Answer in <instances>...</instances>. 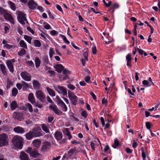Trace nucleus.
<instances>
[{
    "label": "nucleus",
    "mask_w": 160,
    "mask_h": 160,
    "mask_svg": "<svg viewBox=\"0 0 160 160\" xmlns=\"http://www.w3.org/2000/svg\"><path fill=\"white\" fill-rule=\"evenodd\" d=\"M46 89L50 95L52 97L55 96V92L52 90L48 87H46Z\"/></svg>",
    "instance_id": "2f4dec72"
},
{
    "label": "nucleus",
    "mask_w": 160,
    "mask_h": 160,
    "mask_svg": "<svg viewBox=\"0 0 160 160\" xmlns=\"http://www.w3.org/2000/svg\"><path fill=\"white\" fill-rule=\"evenodd\" d=\"M19 158L21 160H30L28 155L23 152H21Z\"/></svg>",
    "instance_id": "f3484780"
},
{
    "label": "nucleus",
    "mask_w": 160,
    "mask_h": 160,
    "mask_svg": "<svg viewBox=\"0 0 160 160\" xmlns=\"http://www.w3.org/2000/svg\"><path fill=\"white\" fill-rule=\"evenodd\" d=\"M81 115L85 119L87 117L88 114L85 111H84L82 112Z\"/></svg>",
    "instance_id": "5fc2aeb1"
},
{
    "label": "nucleus",
    "mask_w": 160,
    "mask_h": 160,
    "mask_svg": "<svg viewBox=\"0 0 160 160\" xmlns=\"http://www.w3.org/2000/svg\"><path fill=\"white\" fill-rule=\"evenodd\" d=\"M23 139L20 136H14L12 139V142L13 145L18 148L21 149L23 145Z\"/></svg>",
    "instance_id": "f257e3e1"
},
{
    "label": "nucleus",
    "mask_w": 160,
    "mask_h": 160,
    "mask_svg": "<svg viewBox=\"0 0 160 160\" xmlns=\"http://www.w3.org/2000/svg\"><path fill=\"white\" fill-rule=\"evenodd\" d=\"M141 151L142 152V156L143 160H146V158L147 155L148 154L147 150L145 152L144 151V149L143 147L141 148Z\"/></svg>",
    "instance_id": "bb28decb"
},
{
    "label": "nucleus",
    "mask_w": 160,
    "mask_h": 160,
    "mask_svg": "<svg viewBox=\"0 0 160 160\" xmlns=\"http://www.w3.org/2000/svg\"><path fill=\"white\" fill-rule=\"evenodd\" d=\"M90 94L92 96L93 99L94 100L96 99L97 98H96V96L93 92H90Z\"/></svg>",
    "instance_id": "69168bd1"
},
{
    "label": "nucleus",
    "mask_w": 160,
    "mask_h": 160,
    "mask_svg": "<svg viewBox=\"0 0 160 160\" xmlns=\"http://www.w3.org/2000/svg\"><path fill=\"white\" fill-rule=\"evenodd\" d=\"M114 145H112V147L114 148H116L117 146H120V144L118 141L117 139H115L114 141Z\"/></svg>",
    "instance_id": "c9c22d12"
},
{
    "label": "nucleus",
    "mask_w": 160,
    "mask_h": 160,
    "mask_svg": "<svg viewBox=\"0 0 160 160\" xmlns=\"http://www.w3.org/2000/svg\"><path fill=\"white\" fill-rule=\"evenodd\" d=\"M22 84L23 89H26L28 88L29 87L28 84L24 81L22 82Z\"/></svg>",
    "instance_id": "c03bdc74"
},
{
    "label": "nucleus",
    "mask_w": 160,
    "mask_h": 160,
    "mask_svg": "<svg viewBox=\"0 0 160 160\" xmlns=\"http://www.w3.org/2000/svg\"><path fill=\"white\" fill-rule=\"evenodd\" d=\"M55 137L56 139L58 140H60L62 138V135L61 132L57 131L55 134Z\"/></svg>",
    "instance_id": "393cba45"
},
{
    "label": "nucleus",
    "mask_w": 160,
    "mask_h": 160,
    "mask_svg": "<svg viewBox=\"0 0 160 160\" xmlns=\"http://www.w3.org/2000/svg\"><path fill=\"white\" fill-rule=\"evenodd\" d=\"M8 3L11 9L14 11H15L16 10V7H15L14 4L11 1H9Z\"/></svg>",
    "instance_id": "58836bf2"
},
{
    "label": "nucleus",
    "mask_w": 160,
    "mask_h": 160,
    "mask_svg": "<svg viewBox=\"0 0 160 160\" xmlns=\"http://www.w3.org/2000/svg\"><path fill=\"white\" fill-rule=\"evenodd\" d=\"M62 108V110L64 111H66L67 110V107L64 103L60 106Z\"/></svg>",
    "instance_id": "6e6d98bb"
},
{
    "label": "nucleus",
    "mask_w": 160,
    "mask_h": 160,
    "mask_svg": "<svg viewBox=\"0 0 160 160\" xmlns=\"http://www.w3.org/2000/svg\"><path fill=\"white\" fill-rule=\"evenodd\" d=\"M21 77L24 80L27 81H30L31 79V76L26 72H23L21 73Z\"/></svg>",
    "instance_id": "0eeeda50"
},
{
    "label": "nucleus",
    "mask_w": 160,
    "mask_h": 160,
    "mask_svg": "<svg viewBox=\"0 0 160 160\" xmlns=\"http://www.w3.org/2000/svg\"><path fill=\"white\" fill-rule=\"evenodd\" d=\"M70 156L69 152L68 151L67 153H65L63 156L62 159H64L65 158H66L67 159H68Z\"/></svg>",
    "instance_id": "3c124183"
},
{
    "label": "nucleus",
    "mask_w": 160,
    "mask_h": 160,
    "mask_svg": "<svg viewBox=\"0 0 160 160\" xmlns=\"http://www.w3.org/2000/svg\"><path fill=\"white\" fill-rule=\"evenodd\" d=\"M90 146L92 149L93 151H95V143L93 142H92L90 143Z\"/></svg>",
    "instance_id": "680f3d73"
},
{
    "label": "nucleus",
    "mask_w": 160,
    "mask_h": 160,
    "mask_svg": "<svg viewBox=\"0 0 160 160\" xmlns=\"http://www.w3.org/2000/svg\"><path fill=\"white\" fill-rule=\"evenodd\" d=\"M44 27L45 29L47 30L52 29L50 26L47 23H46L45 24Z\"/></svg>",
    "instance_id": "4d7b16f0"
},
{
    "label": "nucleus",
    "mask_w": 160,
    "mask_h": 160,
    "mask_svg": "<svg viewBox=\"0 0 160 160\" xmlns=\"http://www.w3.org/2000/svg\"><path fill=\"white\" fill-rule=\"evenodd\" d=\"M31 131L35 137H39L42 135L41 133V130L39 127L33 129Z\"/></svg>",
    "instance_id": "1a4fd4ad"
},
{
    "label": "nucleus",
    "mask_w": 160,
    "mask_h": 160,
    "mask_svg": "<svg viewBox=\"0 0 160 160\" xmlns=\"http://www.w3.org/2000/svg\"><path fill=\"white\" fill-rule=\"evenodd\" d=\"M145 125L147 128L150 130V128L152 126V123L150 122H146L145 123Z\"/></svg>",
    "instance_id": "37998d69"
},
{
    "label": "nucleus",
    "mask_w": 160,
    "mask_h": 160,
    "mask_svg": "<svg viewBox=\"0 0 160 160\" xmlns=\"http://www.w3.org/2000/svg\"><path fill=\"white\" fill-rule=\"evenodd\" d=\"M55 68L56 69V71L59 73L61 72L62 71H63V70L65 69H64L63 66L61 64L56 65L55 67Z\"/></svg>",
    "instance_id": "b1692460"
},
{
    "label": "nucleus",
    "mask_w": 160,
    "mask_h": 160,
    "mask_svg": "<svg viewBox=\"0 0 160 160\" xmlns=\"http://www.w3.org/2000/svg\"><path fill=\"white\" fill-rule=\"evenodd\" d=\"M28 99L32 104L35 103V98L33 94L32 93H30L28 96Z\"/></svg>",
    "instance_id": "412c9836"
},
{
    "label": "nucleus",
    "mask_w": 160,
    "mask_h": 160,
    "mask_svg": "<svg viewBox=\"0 0 160 160\" xmlns=\"http://www.w3.org/2000/svg\"><path fill=\"white\" fill-rule=\"evenodd\" d=\"M24 38L29 43H31V40L32 39L31 37L27 35H25L24 36Z\"/></svg>",
    "instance_id": "4c0bfd02"
},
{
    "label": "nucleus",
    "mask_w": 160,
    "mask_h": 160,
    "mask_svg": "<svg viewBox=\"0 0 160 160\" xmlns=\"http://www.w3.org/2000/svg\"><path fill=\"white\" fill-rule=\"evenodd\" d=\"M32 84L33 88L35 89H39L41 87V85L39 82L36 80H34L32 81Z\"/></svg>",
    "instance_id": "5701e85b"
},
{
    "label": "nucleus",
    "mask_w": 160,
    "mask_h": 160,
    "mask_svg": "<svg viewBox=\"0 0 160 160\" xmlns=\"http://www.w3.org/2000/svg\"><path fill=\"white\" fill-rule=\"evenodd\" d=\"M25 137L28 140H30L33 138L35 137L31 131L25 134Z\"/></svg>",
    "instance_id": "a878e982"
},
{
    "label": "nucleus",
    "mask_w": 160,
    "mask_h": 160,
    "mask_svg": "<svg viewBox=\"0 0 160 160\" xmlns=\"http://www.w3.org/2000/svg\"><path fill=\"white\" fill-rule=\"evenodd\" d=\"M13 116L14 118L20 121L23 119V118L22 116V114L18 112H14L13 113Z\"/></svg>",
    "instance_id": "dca6fc26"
},
{
    "label": "nucleus",
    "mask_w": 160,
    "mask_h": 160,
    "mask_svg": "<svg viewBox=\"0 0 160 160\" xmlns=\"http://www.w3.org/2000/svg\"><path fill=\"white\" fill-rule=\"evenodd\" d=\"M84 79L86 82L87 83H89L91 81V78L89 76H87L84 78Z\"/></svg>",
    "instance_id": "8fccbe9b"
},
{
    "label": "nucleus",
    "mask_w": 160,
    "mask_h": 160,
    "mask_svg": "<svg viewBox=\"0 0 160 160\" xmlns=\"http://www.w3.org/2000/svg\"><path fill=\"white\" fill-rule=\"evenodd\" d=\"M127 61V66L128 67H131L132 66V57L131 54H128L126 56Z\"/></svg>",
    "instance_id": "2eb2a0df"
},
{
    "label": "nucleus",
    "mask_w": 160,
    "mask_h": 160,
    "mask_svg": "<svg viewBox=\"0 0 160 160\" xmlns=\"http://www.w3.org/2000/svg\"><path fill=\"white\" fill-rule=\"evenodd\" d=\"M133 142L132 147L134 148H135L138 146V144L136 142H135V140H133Z\"/></svg>",
    "instance_id": "338daca9"
},
{
    "label": "nucleus",
    "mask_w": 160,
    "mask_h": 160,
    "mask_svg": "<svg viewBox=\"0 0 160 160\" xmlns=\"http://www.w3.org/2000/svg\"><path fill=\"white\" fill-rule=\"evenodd\" d=\"M16 86L19 90H20L22 88V84L18 83L17 84Z\"/></svg>",
    "instance_id": "774afa93"
},
{
    "label": "nucleus",
    "mask_w": 160,
    "mask_h": 160,
    "mask_svg": "<svg viewBox=\"0 0 160 160\" xmlns=\"http://www.w3.org/2000/svg\"><path fill=\"white\" fill-rule=\"evenodd\" d=\"M34 45L36 47H39L41 46V43L39 41L35 40L34 42Z\"/></svg>",
    "instance_id": "de8ad7c7"
},
{
    "label": "nucleus",
    "mask_w": 160,
    "mask_h": 160,
    "mask_svg": "<svg viewBox=\"0 0 160 160\" xmlns=\"http://www.w3.org/2000/svg\"><path fill=\"white\" fill-rule=\"evenodd\" d=\"M126 151L128 153L130 154L132 152V150L129 148H127L126 149Z\"/></svg>",
    "instance_id": "052dcab7"
},
{
    "label": "nucleus",
    "mask_w": 160,
    "mask_h": 160,
    "mask_svg": "<svg viewBox=\"0 0 160 160\" xmlns=\"http://www.w3.org/2000/svg\"><path fill=\"white\" fill-rule=\"evenodd\" d=\"M119 6L118 4L116 3H114L113 5V6L111 7V9H112V11L111 12L113 14L114 11L116 9L119 8Z\"/></svg>",
    "instance_id": "72a5a7b5"
},
{
    "label": "nucleus",
    "mask_w": 160,
    "mask_h": 160,
    "mask_svg": "<svg viewBox=\"0 0 160 160\" xmlns=\"http://www.w3.org/2000/svg\"><path fill=\"white\" fill-rule=\"evenodd\" d=\"M78 101L77 97L72 92H71V102L74 105H76Z\"/></svg>",
    "instance_id": "4468645a"
},
{
    "label": "nucleus",
    "mask_w": 160,
    "mask_h": 160,
    "mask_svg": "<svg viewBox=\"0 0 160 160\" xmlns=\"http://www.w3.org/2000/svg\"><path fill=\"white\" fill-rule=\"evenodd\" d=\"M26 106L27 107L29 112H32L33 111L32 108L30 104L28 103L26 104Z\"/></svg>",
    "instance_id": "49530a36"
},
{
    "label": "nucleus",
    "mask_w": 160,
    "mask_h": 160,
    "mask_svg": "<svg viewBox=\"0 0 160 160\" xmlns=\"http://www.w3.org/2000/svg\"><path fill=\"white\" fill-rule=\"evenodd\" d=\"M43 130L46 133H49V126L48 124H43L41 125Z\"/></svg>",
    "instance_id": "6ab92c4d"
},
{
    "label": "nucleus",
    "mask_w": 160,
    "mask_h": 160,
    "mask_svg": "<svg viewBox=\"0 0 160 160\" xmlns=\"http://www.w3.org/2000/svg\"><path fill=\"white\" fill-rule=\"evenodd\" d=\"M100 121L102 126H104L105 125V123L104 119L102 117H101L100 118Z\"/></svg>",
    "instance_id": "e2e57ef3"
},
{
    "label": "nucleus",
    "mask_w": 160,
    "mask_h": 160,
    "mask_svg": "<svg viewBox=\"0 0 160 160\" xmlns=\"http://www.w3.org/2000/svg\"><path fill=\"white\" fill-rule=\"evenodd\" d=\"M50 147V143L49 142L47 141L44 142L42 147V149L45 150L49 148Z\"/></svg>",
    "instance_id": "cd10ccee"
},
{
    "label": "nucleus",
    "mask_w": 160,
    "mask_h": 160,
    "mask_svg": "<svg viewBox=\"0 0 160 160\" xmlns=\"http://www.w3.org/2000/svg\"><path fill=\"white\" fill-rule=\"evenodd\" d=\"M32 144L35 147L38 148L41 145V141L39 139H36L32 142Z\"/></svg>",
    "instance_id": "4be33fe9"
},
{
    "label": "nucleus",
    "mask_w": 160,
    "mask_h": 160,
    "mask_svg": "<svg viewBox=\"0 0 160 160\" xmlns=\"http://www.w3.org/2000/svg\"><path fill=\"white\" fill-rule=\"evenodd\" d=\"M25 152L29 154L30 157L34 158H36L40 155L39 153L38 152V151L36 149H32L31 147H28L25 150Z\"/></svg>",
    "instance_id": "f03ea898"
},
{
    "label": "nucleus",
    "mask_w": 160,
    "mask_h": 160,
    "mask_svg": "<svg viewBox=\"0 0 160 160\" xmlns=\"http://www.w3.org/2000/svg\"><path fill=\"white\" fill-rule=\"evenodd\" d=\"M142 83L144 85L147 86L149 87L151 86V84H149V82L146 80H144L142 81Z\"/></svg>",
    "instance_id": "09e8293b"
},
{
    "label": "nucleus",
    "mask_w": 160,
    "mask_h": 160,
    "mask_svg": "<svg viewBox=\"0 0 160 160\" xmlns=\"http://www.w3.org/2000/svg\"><path fill=\"white\" fill-rule=\"evenodd\" d=\"M0 69L2 71V73L5 75L7 74L6 68L5 66L3 64H0Z\"/></svg>",
    "instance_id": "c756f323"
},
{
    "label": "nucleus",
    "mask_w": 160,
    "mask_h": 160,
    "mask_svg": "<svg viewBox=\"0 0 160 160\" xmlns=\"http://www.w3.org/2000/svg\"><path fill=\"white\" fill-rule=\"evenodd\" d=\"M62 132L64 134L68 136V139H70V133L69 129L67 128H64L62 129Z\"/></svg>",
    "instance_id": "c85d7f7f"
},
{
    "label": "nucleus",
    "mask_w": 160,
    "mask_h": 160,
    "mask_svg": "<svg viewBox=\"0 0 160 160\" xmlns=\"http://www.w3.org/2000/svg\"><path fill=\"white\" fill-rule=\"evenodd\" d=\"M137 50L138 51L139 54L141 55H142L144 53V51L143 50L141 49H139L138 48H137Z\"/></svg>",
    "instance_id": "bf43d9fd"
},
{
    "label": "nucleus",
    "mask_w": 160,
    "mask_h": 160,
    "mask_svg": "<svg viewBox=\"0 0 160 160\" xmlns=\"http://www.w3.org/2000/svg\"><path fill=\"white\" fill-rule=\"evenodd\" d=\"M60 36L63 39L64 42L66 44H69V42L67 39L66 37L64 35H61Z\"/></svg>",
    "instance_id": "a19ab883"
},
{
    "label": "nucleus",
    "mask_w": 160,
    "mask_h": 160,
    "mask_svg": "<svg viewBox=\"0 0 160 160\" xmlns=\"http://www.w3.org/2000/svg\"><path fill=\"white\" fill-rule=\"evenodd\" d=\"M18 19L19 22L22 25H24L25 22L28 23L26 17V14L21 12H18Z\"/></svg>",
    "instance_id": "39448f33"
},
{
    "label": "nucleus",
    "mask_w": 160,
    "mask_h": 160,
    "mask_svg": "<svg viewBox=\"0 0 160 160\" xmlns=\"http://www.w3.org/2000/svg\"><path fill=\"white\" fill-rule=\"evenodd\" d=\"M2 44L3 45V48H4L7 49H12L15 48V45H11L8 43V41L5 39H3L2 42Z\"/></svg>",
    "instance_id": "f8f14e48"
},
{
    "label": "nucleus",
    "mask_w": 160,
    "mask_h": 160,
    "mask_svg": "<svg viewBox=\"0 0 160 160\" xmlns=\"http://www.w3.org/2000/svg\"><path fill=\"white\" fill-rule=\"evenodd\" d=\"M89 53L88 49V48L87 50L84 53L83 57L86 61L88 60V54Z\"/></svg>",
    "instance_id": "e433bc0d"
},
{
    "label": "nucleus",
    "mask_w": 160,
    "mask_h": 160,
    "mask_svg": "<svg viewBox=\"0 0 160 160\" xmlns=\"http://www.w3.org/2000/svg\"><path fill=\"white\" fill-rule=\"evenodd\" d=\"M26 63L28 65L32 67H33L34 66V64L32 61H27Z\"/></svg>",
    "instance_id": "864d4df0"
},
{
    "label": "nucleus",
    "mask_w": 160,
    "mask_h": 160,
    "mask_svg": "<svg viewBox=\"0 0 160 160\" xmlns=\"http://www.w3.org/2000/svg\"><path fill=\"white\" fill-rule=\"evenodd\" d=\"M18 92V91L16 88H13L12 90V94L13 96H15Z\"/></svg>",
    "instance_id": "a18cd8bd"
},
{
    "label": "nucleus",
    "mask_w": 160,
    "mask_h": 160,
    "mask_svg": "<svg viewBox=\"0 0 160 160\" xmlns=\"http://www.w3.org/2000/svg\"><path fill=\"white\" fill-rule=\"evenodd\" d=\"M15 60L14 59L8 60L6 61L7 66L10 72H13V64Z\"/></svg>",
    "instance_id": "6e6552de"
},
{
    "label": "nucleus",
    "mask_w": 160,
    "mask_h": 160,
    "mask_svg": "<svg viewBox=\"0 0 160 160\" xmlns=\"http://www.w3.org/2000/svg\"><path fill=\"white\" fill-rule=\"evenodd\" d=\"M69 74V72L66 69H65L63 71L62 73V75L59 76V78L61 80H65L69 78L68 75Z\"/></svg>",
    "instance_id": "9b49d317"
},
{
    "label": "nucleus",
    "mask_w": 160,
    "mask_h": 160,
    "mask_svg": "<svg viewBox=\"0 0 160 160\" xmlns=\"http://www.w3.org/2000/svg\"><path fill=\"white\" fill-rule=\"evenodd\" d=\"M35 62L36 67L38 68L40 64L41 61L38 58L36 57L35 58Z\"/></svg>",
    "instance_id": "f704fd0d"
},
{
    "label": "nucleus",
    "mask_w": 160,
    "mask_h": 160,
    "mask_svg": "<svg viewBox=\"0 0 160 160\" xmlns=\"http://www.w3.org/2000/svg\"><path fill=\"white\" fill-rule=\"evenodd\" d=\"M28 4L29 8L31 9H34L37 6V3L32 0L29 1Z\"/></svg>",
    "instance_id": "a211bd4d"
},
{
    "label": "nucleus",
    "mask_w": 160,
    "mask_h": 160,
    "mask_svg": "<svg viewBox=\"0 0 160 160\" xmlns=\"http://www.w3.org/2000/svg\"><path fill=\"white\" fill-rule=\"evenodd\" d=\"M55 90L59 93H61L63 95H66L67 94V91L65 88L62 87L58 86L55 88Z\"/></svg>",
    "instance_id": "ddd939ff"
},
{
    "label": "nucleus",
    "mask_w": 160,
    "mask_h": 160,
    "mask_svg": "<svg viewBox=\"0 0 160 160\" xmlns=\"http://www.w3.org/2000/svg\"><path fill=\"white\" fill-rule=\"evenodd\" d=\"M19 45L21 47L27 49V45L25 42L23 40H21L19 43Z\"/></svg>",
    "instance_id": "473e14b6"
},
{
    "label": "nucleus",
    "mask_w": 160,
    "mask_h": 160,
    "mask_svg": "<svg viewBox=\"0 0 160 160\" xmlns=\"http://www.w3.org/2000/svg\"><path fill=\"white\" fill-rule=\"evenodd\" d=\"M8 136L4 133L0 135V146L8 145Z\"/></svg>",
    "instance_id": "20e7f679"
},
{
    "label": "nucleus",
    "mask_w": 160,
    "mask_h": 160,
    "mask_svg": "<svg viewBox=\"0 0 160 160\" xmlns=\"http://www.w3.org/2000/svg\"><path fill=\"white\" fill-rule=\"evenodd\" d=\"M49 108L50 109L53 110L57 114H61L62 113V112L58 109L57 106L53 103L51 104L49 106Z\"/></svg>",
    "instance_id": "9d476101"
},
{
    "label": "nucleus",
    "mask_w": 160,
    "mask_h": 160,
    "mask_svg": "<svg viewBox=\"0 0 160 160\" xmlns=\"http://www.w3.org/2000/svg\"><path fill=\"white\" fill-rule=\"evenodd\" d=\"M54 53V52L52 49V48H50L49 50V55L50 57L51 58H52Z\"/></svg>",
    "instance_id": "603ef678"
},
{
    "label": "nucleus",
    "mask_w": 160,
    "mask_h": 160,
    "mask_svg": "<svg viewBox=\"0 0 160 160\" xmlns=\"http://www.w3.org/2000/svg\"><path fill=\"white\" fill-rule=\"evenodd\" d=\"M0 12L3 14L4 17L6 19L12 23L14 24V21L13 18L12 17L11 15L5 10L2 8H0Z\"/></svg>",
    "instance_id": "7ed1b4c3"
},
{
    "label": "nucleus",
    "mask_w": 160,
    "mask_h": 160,
    "mask_svg": "<svg viewBox=\"0 0 160 160\" xmlns=\"http://www.w3.org/2000/svg\"><path fill=\"white\" fill-rule=\"evenodd\" d=\"M18 106V104L15 101H12L11 103L10 107L12 110L15 109Z\"/></svg>",
    "instance_id": "7c9ffc66"
},
{
    "label": "nucleus",
    "mask_w": 160,
    "mask_h": 160,
    "mask_svg": "<svg viewBox=\"0 0 160 160\" xmlns=\"http://www.w3.org/2000/svg\"><path fill=\"white\" fill-rule=\"evenodd\" d=\"M92 53L94 54L95 55L97 53V49L96 47L95 46H94L92 48Z\"/></svg>",
    "instance_id": "13d9d810"
},
{
    "label": "nucleus",
    "mask_w": 160,
    "mask_h": 160,
    "mask_svg": "<svg viewBox=\"0 0 160 160\" xmlns=\"http://www.w3.org/2000/svg\"><path fill=\"white\" fill-rule=\"evenodd\" d=\"M35 95L37 98L41 101H43L45 98V96L44 93L41 90L36 91Z\"/></svg>",
    "instance_id": "423d86ee"
},
{
    "label": "nucleus",
    "mask_w": 160,
    "mask_h": 160,
    "mask_svg": "<svg viewBox=\"0 0 160 160\" xmlns=\"http://www.w3.org/2000/svg\"><path fill=\"white\" fill-rule=\"evenodd\" d=\"M13 130L15 132L17 133H22L24 132V129L22 127L18 126L15 128L13 129Z\"/></svg>",
    "instance_id": "aec40b11"
},
{
    "label": "nucleus",
    "mask_w": 160,
    "mask_h": 160,
    "mask_svg": "<svg viewBox=\"0 0 160 160\" xmlns=\"http://www.w3.org/2000/svg\"><path fill=\"white\" fill-rule=\"evenodd\" d=\"M26 51L24 49H22L21 51L18 53V55L22 56L26 53Z\"/></svg>",
    "instance_id": "79ce46f5"
},
{
    "label": "nucleus",
    "mask_w": 160,
    "mask_h": 160,
    "mask_svg": "<svg viewBox=\"0 0 160 160\" xmlns=\"http://www.w3.org/2000/svg\"><path fill=\"white\" fill-rule=\"evenodd\" d=\"M56 100L57 103L59 104L60 106L64 103L63 102L58 96L56 97Z\"/></svg>",
    "instance_id": "ea45409f"
},
{
    "label": "nucleus",
    "mask_w": 160,
    "mask_h": 160,
    "mask_svg": "<svg viewBox=\"0 0 160 160\" xmlns=\"http://www.w3.org/2000/svg\"><path fill=\"white\" fill-rule=\"evenodd\" d=\"M113 41L112 38H110V39H108V41H105V43L107 44H108L111 43Z\"/></svg>",
    "instance_id": "0e129e2a"
}]
</instances>
